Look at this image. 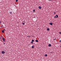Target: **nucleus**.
I'll return each instance as SVG.
<instances>
[{
    "label": "nucleus",
    "instance_id": "obj_1",
    "mask_svg": "<svg viewBox=\"0 0 61 61\" xmlns=\"http://www.w3.org/2000/svg\"><path fill=\"white\" fill-rule=\"evenodd\" d=\"M2 40H3V41L4 42H5V39L4 38H3Z\"/></svg>",
    "mask_w": 61,
    "mask_h": 61
},
{
    "label": "nucleus",
    "instance_id": "obj_2",
    "mask_svg": "<svg viewBox=\"0 0 61 61\" xmlns=\"http://www.w3.org/2000/svg\"><path fill=\"white\" fill-rule=\"evenodd\" d=\"M2 54H5V52L4 51H2Z\"/></svg>",
    "mask_w": 61,
    "mask_h": 61
},
{
    "label": "nucleus",
    "instance_id": "obj_3",
    "mask_svg": "<svg viewBox=\"0 0 61 61\" xmlns=\"http://www.w3.org/2000/svg\"><path fill=\"white\" fill-rule=\"evenodd\" d=\"M38 8L39 9H41L42 8V7L40 6H39L38 7Z\"/></svg>",
    "mask_w": 61,
    "mask_h": 61
},
{
    "label": "nucleus",
    "instance_id": "obj_4",
    "mask_svg": "<svg viewBox=\"0 0 61 61\" xmlns=\"http://www.w3.org/2000/svg\"><path fill=\"white\" fill-rule=\"evenodd\" d=\"M49 24L50 25H53V23H49Z\"/></svg>",
    "mask_w": 61,
    "mask_h": 61
},
{
    "label": "nucleus",
    "instance_id": "obj_5",
    "mask_svg": "<svg viewBox=\"0 0 61 61\" xmlns=\"http://www.w3.org/2000/svg\"><path fill=\"white\" fill-rule=\"evenodd\" d=\"M48 46L50 47L51 46V44H49L48 45Z\"/></svg>",
    "mask_w": 61,
    "mask_h": 61
},
{
    "label": "nucleus",
    "instance_id": "obj_6",
    "mask_svg": "<svg viewBox=\"0 0 61 61\" xmlns=\"http://www.w3.org/2000/svg\"><path fill=\"white\" fill-rule=\"evenodd\" d=\"M2 33H4V32H5V31H4V30H2Z\"/></svg>",
    "mask_w": 61,
    "mask_h": 61
},
{
    "label": "nucleus",
    "instance_id": "obj_7",
    "mask_svg": "<svg viewBox=\"0 0 61 61\" xmlns=\"http://www.w3.org/2000/svg\"><path fill=\"white\" fill-rule=\"evenodd\" d=\"M56 18H57V17H58V15H56Z\"/></svg>",
    "mask_w": 61,
    "mask_h": 61
},
{
    "label": "nucleus",
    "instance_id": "obj_8",
    "mask_svg": "<svg viewBox=\"0 0 61 61\" xmlns=\"http://www.w3.org/2000/svg\"><path fill=\"white\" fill-rule=\"evenodd\" d=\"M31 48H34V46H31Z\"/></svg>",
    "mask_w": 61,
    "mask_h": 61
},
{
    "label": "nucleus",
    "instance_id": "obj_9",
    "mask_svg": "<svg viewBox=\"0 0 61 61\" xmlns=\"http://www.w3.org/2000/svg\"><path fill=\"white\" fill-rule=\"evenodd\" d=\"M49 30H50V29H49V28H48L47 29V31H49Z\"/></svg>",
    "mask_w": 61,
    "mask_h": 61
},
{
    "label": "nucleus",
    "instance_id": "obj_10",
    "mask_svg": "<svg viewBox=\"0 0 61 61\" xmlns=\"http://www.w3.org/2000/svg\"><path fill=\"white\" fill-rule=\"evenodd\" d=\"M35 41L37 42H38V41L37 40H36Z\"/></svg>",
    "mask_w": 61,
    "mask_h": 61
},
{
    "label": "nucleus",
    "instance_id": "obj_11",
    "mask_svg": "<svg viewBox=\"0 0 61 61\" xmlns=\"http://www.w3.org/2000/svg\"><path fill=\"white\" fill-rule=\"evenodd\" d=\"M22 25H24L25 24V23H24V22H22Z\"/></svg>",
    "mask_w": 61,
    "mask_h": 61
},
{
    "label": "nucleus",
    "instance_id": "obj_12",
    "mask_svg": "<svg viewBox=\"0 0 61 61\" xmlns=\"http://www.w3.org/2000/svg\"><path fill=\"white\" fill-rule=\"evenodd\" d=\"M32 42H34L35 41H34V40H32Z\"/></svg>",
    "mask_w": 61,
    "mask_h": 61
},
{
    "label": "nucleus",
    "instance_id": "obj_13",
    "mask_svg": "<svg viewBox=\"0 0 61 61\" xmlns=\"http://www.w3.org/2000/svg\"><path fill=\"white\" fill-rule=\"evenodd\" d=\"M30 37V36H27V37Z\"/></svg>",
    "mask_w": 61,
    "mask_h": 61
},
{
    "label": "nucleus",
    "instance_id": "obj_14",
    "mask_svg": "<svg viewBox=\"0 0 61 61\" xmlns=\"http://www.w3.org/2000/svg\"><path fill=\"white\" fill-rule=\"evenodd\" d=\"M45 56H47V54H45Z\"/></svg>",
    "mask_w": 61,
    "mask_h": 61
},
{
    "label": "nucleus",
    "instance_id": "obj_15",
    "mask_svg": "<svg viewBox=\"0 0 61 61\" xmlns=\"http://www.w3.org/2000/svg\"><path fill=\"white\" fill-rule=\"evenodd\" d=\"M10 14H11V15L12 14V12H10Z\"/></svg>",
    "mask_w": 61,
    "mask_h": 61
},
{
    "label": "nucleus",
    "instance_id": "obj_16",
    "mask_svg": "<svg viewBox=\"0 0 61 61\" xmlns=\"http://www.w3.org/2000/svg\"><path fill=\"white\" fill-rule=\"evenodd\" d=\"M35 10H33V12H35Z\"/></svg>",
    "mask_w": 61,
    "mask_h": 61
},
{
    "label": "nucleus",
    "instance_id": "obj_17",
    "mask_svg": "<svg viewBox=\"0 0 61 61\" xmlns=\"http://www.w3.org/2000/svg\"><path fill=\"white\" fill-rule=\"evenodd\" d=\"M54 15H55V14H56V12H54Z\"/></svg>",
    "mask_w": 61,
    "mask_h": 61
},
{
    "label": "nucleus",
    "instance_id": "obj_18",
    "mask_svg": "<svg viewBox=\"0 0 61 61\" xmlns=\"http://www.w3.org/2000/svg\"><path fill=\"white\" fill-rule=\"evenodd\" d=\"M16 2H18V0H16Z\"/></svg>",
    "mask_w": 61,
    "mask_h": 61
},
{
    "label": "nucleus",
    "instance_id": "obj_19",
    "mask_svg": "<svg viewBox=\"0 0 61 61\" xmlns=\"http://www.w3.org/2000/svg\"><path fill=\"white\" fill-rule=\"evenodd\" d=\"M56 38H55V39H54L53 40H56Z\"/></svg>",
    "mask_w": 61,
    "mask_h": 61
},
{
    "label": "nucleus",
    "instance_id": "obj_20",
    "mask_svg": "<svg viewBox=\"0 0 61 61\" xmlns=\"http://www.w3.org/2000/svg\"><path fill=\"white\" fill-rule=\"evenodd\" d=\"M31 43H32V44H33V42H31Z\"/></svg>",
    "mask_w": 61,
    "mask_h": 61
},
{
    "label": "nucleus",
    "instance_id": "obj_21",
    "mask_svg": "<svg viewBox=\"0 0 61 61\" xmlns=\"http://www.w3.org/2000/svg\"><path fill=\"white\" fill-rule=\"evenodd\" d=\"M60 42H61V40H60L59 41Z\"/></svg>",
    "mask_w": 61,
    "mask_h": 61
},
{
    "label": "nucleus",
    "instance_id": "obj_22",
    "mask_svg": "<svg viewBox=\"0 0 61 61\" xmlns=\"http://www.w3.org/2000/svg\"><path fill=\"white\" fill-rule=\"evenodd\" d=\"M0 37H1V38H2V36H0Z\"/></svg>",
    "mask_w": 61,
    "mask_h": 61
},
{
    "label": "nucleus",
    "instance_id": "obj_23",
    "mask_svg": "<svg viewBox=\"0 0 61 61\" xmlns=\"http://www.w3.org/2000/svg\"><path fill=\"white\" fill-rule=\"evenodd\" d=\"M4 31H5V29L4 30Z\"/></svg>",
    "mask_w": 61,
    "mask_h": 61
},
{
    "label": "nucleus",
    "instance_id": "obj_24",
    "mask_svg": "<svg viewBox=\"0 0 61 61\" xmlns=\"http://www.w3.org/2000/svg\"><path fill=\"white\" fill-rule=\"evenodd\" d=\"M3 44H4V45H5V43H3Z\"/></svg>",
    "mask_w": 61,
    "mask_h": 61
},
{
    "label": "nucleus",
    "instance_id": "obj_25",
    "mask_svg": "<svg viewBox=\"0 0 61 61\" xmlns=\"http://www.w3.org/2000/svg\"><path fill=\"white\" fill-rule=\"evenodd\" d=\"M55 18H56V15L55 16Z\"/></svg>",
    "mask_w": 61,
    "mask_h": 61
},
{
    "label": "nucleus",
    "instance_id": "obj_26",
    "mask_svg": "<svg viewBox=\"0 0 61 61\" xmlns=\"http://www.w3.org/2000/svg\"><path fill=\"white\" fill-rule=\"evenodd\" d=\"M49 1H51L52 0H48Z\"/></svg>",
    "mask_w": 61,
    "mask_h": 61
},
{
    "label": "nucleus",
    "instance_id": "obj_27",
    "mask_svg": "<svg viewBox=\"0 0 61 61\" xmlns=\"http://www.w3.org/2000/svg\"><path fill=\"white\" fill-rule=\"evenodd\" d=\"M3 27V26H1V27Z\"/></svg>",
    "mask_w": 61,
    "mask_h": 61
},
{
    "label": "nucleus",
    "instance_id": "obj_28",
    "mask_svg": "<svg viewBox=\"0 0 61 61\" xmlns=\"http://www.w3.org/2000/svg\"><path fill=\"white\" fill-rule=\"evenodd\" d=\"M1 23V21L0 22V24Z\"/></svg>",
    "mask_w": 61,
    "mask_h": 61
},
{
    "label": "nucleus",
    "instance_id": "obj_29",
    "mask_svg": "<svg viewBox=\"0 0 61 61\" xmlns=\"http://www.w3.org/2000/svg\"><path fill=\"white\" fill-rule=\"evenodd\" d=\"M0 39H1V37H0Z\"/></svg>",
    "mask_w": 61,
    "mask_h": 61
},
{
    "label": "nucleus",
    "instance_id": "obj_30",
    "mask_svg": "<svg viewBox=\"0 0 61 61\" xmlns=\"http://www.w3.org/2000/svg\"><path fill=\"white\" fill-rule=\"evenodd\" d=\"M60 47H61V46H60Z\"/></svg>",
    "mask_w": 61,
    "mask_h": 61
},
{
    "label": "nucleus",
    "instance_id": "obj_31",
    "mask_svg": "<svg viewBox=\"0 0 61 61\" xmlns=\"http://www.w3.org/2000/svg\"><path fill=\"white\" fill-rule=\"evenodd\" d=\"M24 23H25V22H24Z\"/></svg>",
    "mask_w": 61,
    "mask_h": 61
}]
</instances>
